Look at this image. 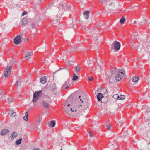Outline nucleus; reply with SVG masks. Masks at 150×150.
Returning <instances> with one entry per match:
<instances>
[{
	"instance_id": "nucleus-1",
	"label": "nucleus",
	"mask_w": 150,
	"mask_h": 150,
	"mask_svg": "<svg viewBox=\"0 0 150 150\" xmlns=\"http://www.w3.org/2000/svg\"><path fill=\"white\" fill-rule=\"evenodd\" d=\"M124 72L123 69L119 70V69L115 68L112 69L108 75L109 82L111 83L113 82L114 76L116 74L115 80L117 81H120L124 75Z\"/></svg>"
},
{
	"instance_id": "nucleus-2",
	"label": "nucleus",
	"mask_w": 150,
	"mask_h": 150,
	"mask_svg": "<svg viewBox=\"0 0 150 150\" xmlns=\"http://www.w3.org/2000/svg\"><path fill=\"white\" fill-rule=\"evenodd\" d=\"M12 66H7L5 69L4 71V76L6 77H8L11 74L12 71Z\"/></svg>"
},
{
	"instance_id": "nucleus-3",
	"label": "nucleus",
	"mask_w": 150,
	"mask_h": 150,
	"mask_svg": "<svg viewBox=\"0 0 150 150\" xmlns=\"http://www.w3.org/2000/svg\"><path fill=\"white\" fill-rule=\"evenodd\" d=\"M41 90L38 91V92H35L33 94L32 101L33 103H35L38 100V98L40 95L42 93Z\"/></svg>"
},
{
	"instance_id": "nucleus-4",
	"label": "nucleus",
	"mask_w": 150,
	"mask_h": 150,
	"mask_svg": "<svg viewBox=\"0 0 150 150\" xmlns=\"http://www.w3.org/2000/svg\"><path fill=\"white\" fill-rule=\"evenodd\" d=\"M33 54V53L32 52L26 51L25 53V57L24 58L25 59L29 60Z\"/></svg>"
},
{
	"instance_id": "nucleus-5",
	"label": "nucleus",
	"mask_w": 150,
	"mask_h": 150,
	"mask_svg": "<svg viewBox=\"0 0 150 150\" xmlns=\"http://www.w3.org/2000/svg\"><path fill=\"white\" fill-rule=\"evenodd\" d=\"M21 41V38L20 35H17L15 38L14 42L16 45L19 44Z\"/></svg>"
},
{
	"instance_id": "nucleus-6",
	"label": "nucleus",
	"mask_w": 150,
	"mask_h": 150,
	"mask_svg": "<svg viewBox=\"0 0 150 150\" xmlns=\"http://www.w3.org/2000/svg\"><path fill=\"white\" fill-rule=\"evenodd\" d=\"M70 84L69 81H66L62 86L61 89H68L69 88Z\"/></svg>"
},
{
	"instance_id": "nucleus-7",
	"label": "nucleus",
	"mask_w": 150,
	"mask_h": 150,
	"mask_svg": "<svg viewBox=\"0 0 150 150\" xmlns=\"http://www.w3.org/2000/svg\"><path fill=\"white\" fill-rule=\"evenodd\" d=\"M38 26V23L36 22L32 21L30 24V29L33 30L36 28Z\"/></svg>"
},
{
	"instance_id": "nucleus-8",
	"label": "nucleus",
	"mask_w": 150,
	"mask_h": 150,
	"mask_svg": "<svg viewBox=\"0 0 150 150\" xmlns=\"http://www.w3.org/2000/svg\"><path fill=\"white\" fill-rule=\"evenodd\" d=\"M114 48L116 50H119L120 47V44L118 42L114 41L113 43Z\"/></svg>"
},
{
	"instance_id": "nucleus-9",
	"label": "nucleus",
	"mask_w": 150,
	"mask_h": 150,
	"mask_svg": "<svg viewBox=\"0 0 150 150\" xmlns=\"http://www.w3.org/2000/svg\"><path fill=\"white\" fill-rule=\"evenodd\" d=\"M73 98L75 99L74 100L75 101H76L77 99L81 98V96L79 95V92H77L74 93L73 94Z\"/></svg>"
},
{
	"instance_id": "nucleus-10",
	"label": "nucleus",
	"mask_w": 150,
	"mask_h": 150,
	"mask_svg": "<svg viewBox=\"0 0 150 150\" xmlns=\"http://www.w3.org/2000/svg\"><path fill=\"white\" fill-rule=\"evenodd\" d=\"M50 103V101H43L42 102V104L43 106L46 108H48L49 107V105Z\"/></svg>"
},
{
	"instance_id": "nucleus-11",
	"label": "nucleus",
	"mask_w": 150,
	"mask_h": 150,
	"mask_svg": "<svg viewBox=\"0 0 150 150\" xmlns=\"http://www.w3.org/2000/svg\"><path fill=\"white\" fill-rule=\"evenodd\" d=\"M64 110L65 112L68 115H70L71 112V109L69 108V107L66 108V107H64Z\"/></svg>"
},
{
	"instance_id": "nucleus-12",
	"label": "nucleus",
	"mask_w": 150,
	"mask_h": 150,
	"mask_svg": "<svg viewBox=\"0 0 150 150\" xmlns=\"http://www.w3.org/2000/svg\"><path fill=\"white\" fill-rule=\"evenodd\" d=\"M104 97L103 95L101 93H98L97 96V98L98 101L101 100L102 98Z\"/></svg>"
},
{
	"instance_id": "nucleus-13",
	"label": "nucleus",
	"mask_w": 150,
	"mask_h": 150,
	"mask_svg": "<svg viewBox=\"0 0 150 150\" xmlns=\"http://www.w3.org/2000/svg\"><path fill=\"white\" fill-rule=\"evenodd\" d=\"M90 12V11L88 10L84 12L83 14L84 18L85 19H87L88 18L89 14Z\"/></svg>"
},
{
	"instance_id": "nucleus-14",
	"label": "nucleus",
	"mask_w": 150,
	"mask_h": 150,
	"mask_svg": "<svg viewBox=\"0 0 150 150\" xmlns=\"http://www.w3.org/2000/svg\"><path fill=\"white\" fill-rule=\"evenodd\" d=\"M8 114L12 117H14L16 115V113L13 110H10L9 111Z\"/></svg>"
},
{
	"instance_id": "nucleus-15",
	"label": "nucleus",
	"mask_w": 150,
	"mask_h": 150,
	"mask_svg": "<svg viewBox=\"0 0 150 150\" xmlns=\"http://www.w3.org/2000/svg\"><path fill=\"white\" fill-rule=\"evenodd\" d=\"M47 79L46 77L44 76L41 78L40 79V81L43 84L45 83L47 81Z\"/></svg>"
},
{
	"instance_id": "nucleus-16",
	"label": "nucleus",
	"mask_w": 150,
	"mask_h": 150,
	"mask_svg": "<svg viewBox=\"0 0 150 150\" xmlns=\"http://www.w3.org/2000/svg\"><path fill=\"white\" fill-rule=\"evenodd\" d=\"M28 23V20L26 18H23L22 21V26H24L26 24Z\"/></svg>"
},
{
	"instance_id": "nucleus-17",
	"label": "nucleus",
	"mask_w": 150,
	"mask_h": 150,
	"mask_svg": "<svg viewBox=\"0 0 150 150\" xmlns=\"http://www.w3.org/2000/svg\"><path fill=\"white\" fill-rule=\"evenodd\" d=\"M17 136V133L16 132H13L10 135V137L13 139Z\"/></svg>"
},
{
	"instance_id": "nucleus-18",
	"label": "nucleus",
	"mask_w": 150,
	"mask_h": 150,
	"mask_svg": "<svg viewBox=\"0 0 150 150\" xmlns=\"http://www.w3.org/2000/svg\"><path fill=\"white\" fill-rule=\"evenodd\" d=\"M9 132V130L6 129H3L1 132V135H5Z\"/></svg>"
},
{
	"instance_id": "nucleus-19",
	"label": "nucleus",
	"mask_w": 150,
	"mask_h": 150,
	"mask_svg": "<svg viewBox=\"0 0 150 150\" xmlns=\"http://www.w3.org/2000/svg\"><path fill=\"white\" fill-rule=\"evenodd\" d=\"M139 77L138 76H134L132 78V81L134 82H137L139 80Z\"/></svg>"
},
{
	"instance_id": "nucleus-20",
	"label": "nucleus",
	"mask_w": 150,
	"mask_h": 150,
	"mask_svg": "<svg viewBox=\"0 0 150 150\" xmlns=\"http://www.w3.org/2000/svg\"><path fill=\"white\" fill-rule=\"evenodd\" d=\"M28 112H26L25 115L23 117V119L26 121H28Z\"/></svg>"
},
{
	"instance_id": "nucleus-21",
	"label": "nucleus",
	"mask_w": 150,
	"mask_h": 150,
	"mask_svg": "<svg viewBox=\"0 0 150 150\" xmlns=\"http://www.w3.org/2000/svg\"><path fill=\"white\" fill-rule=\"evenodd\" d=\"M80 69L81 68L80 66L79 65L76 66L74 68V70L76 72H79L80 71Z\"/></svg>"
},
{
	"instance_id": "nucleus-22",
	"label": "nucleus",
	"mask_w": 150,
	"mask_h": 150,
	"mask_svg": "<svg viewBox=\"0 0 150 150\" xmlns=\"http://www.w3.org/2000/svg\"><path fill=\"white\" fill-rule=\"evenodd\" d=\"M55 122L54 121L52 120L49 123V126H50L53 127L55 126Z\"/></svg>"
},
{
	"instance_id": "nucleus-23",
	"label": "nucleus",
	"mask_w": 150,
	"mask_h": 150,
	"mask_svg": "<svg viewBox=\"0 0 150 150\" xmlns=\"http://www.w3.org/2000/svg\"><path fill=\"white\" fill-rule=\"evenodd\" d=\"M118 4V3L117 1H115V2H111L110 4H109V6H113L114 5H117Z\"/></svg>"
},
{
	"instance_id": "nucleus-24",
	"label": "nucleus",
	"mask_w": 150,
	"mask_h": 150,
	"mask_svg": "<svg viewBox=\"0 0 150 150\" xmlns=\"http://www.w3.org/2000/svg\"><path fill=\"white\" fill-rule=\"evenodd\" d=\"M21 80L19 79L17 81L15 84L16 86H18L21 85Z\"/></svg>"
},
{
	"instance_id": "nucleus-25",
	"label": "nucleus",
	"mask_w": 150,
	"mask_h": 150,
	"mask_svg": "<svg viewBox=\"0 0 150 150\" xmlns=\"http://www.w3.org/2000/svg\"><path fill=\"white\" fill-rule=\"evenodd\" d=\"M73 61L72 60H69V61H68L67 63V65L71 66L73 64Z\"/></svg>"
},
{
	"instance_id": "nucleus-26",
	"label": "nucleus",
	"mask_w": 150,
	"mask_h": 150,
	"mask_svg": "<svg viewBox=\"0 0 150 150\" xmlns=\"http://www.w3.org/2000/svg\"><path fill=\"white\" fill-rule=\"evenodd\" d=\"M22 140V139L21 137L18 140L16 141V144L17 145H19L21 143Z\"/></svg>"
},
{
	"instance_id": "nucleus-27",
	"label": "nucleus",
	"mask_w": 150,
	"mask_h": 150,
	"mask_svg": "<svg viewBox=\"0 0 150 150\" xmlns=\"http://www.w3.org/2000/svg\"><path fill=\"white\" fill-rule=\"evenodd\" d=\"M125 21V18L124 16H122V18L120 20V23L121 24H122Z\"/></svg>"
},
{
	"instance_id": "nucleus-28",
	"label": "nucleus",
	"mask_w": 150,
	"mask_h": 150,
	"mask_svg": "<svg viewBox=\"0 0 150 150\" xmlns=\"http://www.w3.org/2000/svg\"><path fill=\"white\" fill-rule=\"evenodd\" d=\"M78 77L75 74H74L73 75V77L72 80L73 81H75L78 79Z\"/></svg>"
},
{
	"instance_id": "nucleus-29",
	"label": "nucleus",
	"mask_w": 150,
	"mask_h": 150,
	"mask_svg": "<svg viewBox=\"0 0 150 150\" xmlns=\"http://www.w3.org/2000/svg\"><path fill=\"white\" fill-rule=\"evenodd\" d=\"M119 98L118 100H123L125 98V97L123 95H120L119 96Z\"/></svg>"
},
{
	"instance_id": "nucleus-30",
	"label": "nucleus",
	"mask_w": 150,
	"mask_h": 150,
	"mask_svg": "<svg viewBox=\"0 0 150 150\" xmlns=\"http://www.w3.org/2000/svg\"><path fill=\"white\" fill-rule=\"evenodd\" d=\"M112 97L115 99L117 100H118L119 97V96L117 94H116L113 95Z\"/></svg>"
},
{
	"instance_id": "nucleus-31",
	"label": "nucleus",
	"mask_w": 150,
	"mask_h": 150,
	"mask_svg": "<svg viewBox=\"0 0 150 150\" xmlns=\"http://www.w3.org/2000/svg\"><path fill=\"white\" fill-rule=\"evenodd\" d=\"M131 44H132V46L133 48H134V49H135L137 48L138 46L136 44H134L132 42H131Z\"/></svg>"
},
{
	"instance_id": "nucleus-32",
	"label": "nucleus",
	"mask_w": 150,
	"mask_h": 150,
	"mask_svg": "<svg viewBox=\"0 0 150 150\" xmlns=\"http://www.w3.org/2000/svg\"><path fill=\"white\" fill-rule=\"evenodd\" d=\"M8 101V103H11L13 101V99L12 98H8L7 99Z\"/></svg>"
},
{
	"instance_id": "nucleus-33",
	"label": "nucleus",
	"mask_w": 150,
	"mask_h": 150,
	"mask_svg": "<svg viewBox=\"0 0 150 150\" xmlns=\"http://www.w3.org/2000/svg\"><path fill=\"white\" fill-rule=\"evenodd\" d=\"M53 24L56 25H58L59 23V21L58 20H54L53 21Z\"/></svg>"
},
{
	"instance_id": "nucleus-34",
	"label": "nucleus",
	"mask_w": 150,
	"mask_h": 150,
	"mask_svg": "<svg viewBox=\"0 0 150 150\" xmlns=\"http://www.w3.org/2000/svg\"><path fill=\"white\" fill-rule=\"evenodd\" d=\"M148 20L146 19H145L144 21L143 22H141L140 23H139V24L140 25H142L144 24Z\"/></svg>"
},
{
	"instance_id": "nucleus-35",
	"label": "nucleus",
	"mask_w": 150,
	"mask_h": 150,
	"mask_svg": "<svg viewBox=\"0 0 150 150\" xmlns=\"http://www.w3.org/2000/svg\"><path fill=\"white\" fill-rule=\"evenodd\" d=\"M128 134L127 133V131H125L124 132V135L123 136L124 137H125L126 136H127L128 135Z\"/></svg>"
},
{
	"instance_id": "nucleus-36",
	"label": "nucleus",
	"mask_w": 150,
	"mask_h": 150,
	"mask_svg": "<svg viewBox=\"0 0 150 150\" xmlns=\"http://www.w3.org/2000/svg\"><path fill=\"white\" fill-rule=\"evenodd\" d=\"M93 78L92 76L88 77V79L90 81H92L93 80Z\"/></svg>"
},
{
	"instance_id": "nucleus-37",
	"label": "nucleus",
	"mask_w": 150,
	"mask_h": 150,
	"mask_svg": "<svg viewBox=\"0 0 150 150\" xmlns=\"http://www.w3.org/2000/svg\"><path fill=\"white\" fill-rule=\"evenodd\" d=\"M27 14V12L25 11H23L22 13V15L24 16Z\"/></svg>"
},
{
	"instance_id": "nucleus-38",
	"label": "nucleus",
	"mask_w": 150,
	"mask_h": 150,
	"mask_svg": "<svg viewBox=\"0 0 150 150\" xmlns=\"http://www.w3.org/2000/svg\"><path fill=\"white\" fill-rule=\"evenodd\" d=\"M93 134L92 132H91L89 133V136L91 137H93Z\"/></svg>"
},
{
	"instance_id": "nucleus-39",
	"label": "nucleus",
	"mask_w": 150,
	"mask_h": 150,
	"mask_svg": "<svg viewBox=\"0 0 150 150\" xmlns=\"http://www.w3.org/2000/svg\"><path fill=\"white\" fill-rule=\"evenodd\" d=\"M106 126L108 130H109L111 128V127L110 125H107Z\"/></svg>"
},
{
	"instance_id": "nucleus-40",
	"label": "nucleus",
	"mask_w": 150,
	"mask_h": 150,
	"mask_svg": "<svg viewBox=\"0 0 150 150\" xmlns=\"http://www.w3.org/2000/svg\"><path fill=\"white\" fill-rule=\"evenodd\" d=\"M66 5V4L65 3H64V4H62L61 5V6H62V7L63 8H64V6H65Z\"/></svg>"
},
{
	"instance_id": "nucleus-41",
	"label": "nucleus",
	"mask_w": 150,
	"mask_h": 150,
	"mask_svg": "<svg viewBox=\"0 0 150 150\" xmlns=\"http://www.w3.org/2000/svg\"><path fill=\"white\" fill-rule=\"evenodd\" d=\"M65 69V70H68L67 68L66 67H65V68H61L60 69H59V70H58L57 71L59 70H60L62 69Z\"/></svg>"
},
{
	"instance_id": "nucleus-42",
	"label": "nucleus",
	"mask_w": 150,
	"mask_h": 150,
	"mask_svg": "<svg viewBox=\"0 0 150 150\" xmlns=\"http://www.w3.org/2000/svg\"><path fill=\"white\" fill-rule=\"evenodd\" d=\"M71 6L70 5H68L67 6V8L68 9H70L71 8Z\"/></svg>"
},
{
	"instance_id": "nucleus-43",
	"label": "nucleus",
	"mask_w": 150,
	"mask_h": 150,
	"mask_svg": "<svg viewBox=\"0 0 150 150\" xmlns=\"http://www.w3.org/2000/svg\"><path fill=\"white\" fill-rule=\"evenodd\" d=\"M66 103H65V105H64V107H66V108L68 107H69V106H70V104H68L67 105V106H66Z\"/></svg>"
},
{
	"instance_id": "nucleus-44",
	"label": "nucleus",
	"mask_w": 150,
	"mask_h": 150,
	"mask_svg": "<svg viewBox=\"0 0 150 150\" xmlns=\"http://www.w3.org/2000/svg\"><path fill=\"white\" fill-rule=\"evenodd\" d=\"M1 23H0V26H1V27L2 28H4V25H1Z\"/></svg>"
},
{
	"instance_id": "nucleus-45",
	"label": "nucleus",
	"mask_w": 150,
	"mask_h": 150,
	"mask_svg": "<svg viewBox=\"0 0 150 150\" xmlns=\"http://www.w3.org/2000/svg\"><path fill=\"white\" fill-rule=\"evenodd\" d=\"M57 88L55 86L54 88H53V90H54V91H55V90H57Z\"/></svg>"
},
{
	"instance_id": "nucleus-46",
	"label": "nucleus",
	"mask_w": 150,
	"mask_h": 150,
	"mask_svg": "<svg viewBox=\"0 0 150 150\" xmlns=\"http://www.w3.org/2000/svg\"><path fill=\"white\" fill-rule=\"evenodd\" d=\"M70 52L69 51H68V52L67 51L66 52L65 51V54H67V53H68V54H69Z\"/></svg>"
},
{
	"instance_id": "nucleus-47",
	"label": "nucleus",
	"mask_w": 150,
	"mask_h": 150,
	"mask_svg": "<svg viewBox=\"0 0 150 150\" xmlns=\"http://www.w3.org/2000/svg\"><path fill=\"white\" fill-rule=\"evenodd\" d=\"M39 149L38 148H35L33 149L34 150H39Z\"/></svg>"
},
{
	"instance_id": "nucleus-48",
	"label": "nucleus",
	"mask_w": 150,
	"mask_h": 150,
	"mask_svg": "<svg viewBox=\"0 0 150 150\" xmlns=\"http://www.w3.org/2000/svg\"><path fill=\"white\" fill-rule=\"evenodd\" d=\"M137 6H135L134 7H133L134 9H135L137 8Z\"/></svg>"
},
{
	"instance_id": "nucleus-49",
	"label": "nucleus",
	"mask_w": 150,
	"mask_h": 150,
	"mask_svg": "<svg viewBox=\"0 0 150 150\" xmlns=\"http://www.w3.org/2000/svg\"><path fill=\"white\" fill-rule=\"evenodd\" d=\"M136 23H137L136 21H134V23H133V24H136Z\"/></svg>"
},
{
	"instance_id": "nucleus-50",
	"label": "nucleus",
	"mask_w": 150,
	"mask_h": 150,
	"mask_svg": "<svg viewBox=\"0 0 150 150\" xmlns=\"http://www.w3.org/2000/svg\"><path fill=\"white\" fill-rule=\"evenodd\" d=\"M71 112H74V110H72V108H71Z\"/></svg>"
},
{
	"instance_id": "nucleus-51",
	"label": "nucleus",
	"mask_w": 150,
	"mask_h": 150,
	"mask_svg": "<svg viewBox=\"0 0 150 150\" xmlns=\"http://www.w3.org/2000/svg\"><path fill=\"white\" fill-rule=\"evenodd\" d=\"M40 122V120H38V122Z\"/></svg>"
},
{
	"instance_id": "nucleus-52",
	"label": "nucleus",
	"mask_w": 150,
	"mask_h": 150,
	"mask_svg": "<svg viewBox=\"0 0 150 150\" xmlns=\"http://www.w3.org/2000/svg\"><path fill=\"white\" fill-rule=\"evenodd\" d=\"M11 63H12L13 64V62L12 61L11 62Z\"/></svg>"
},
{
	"instance_id": "nucleus-53",
	"label": "nucleus",
	"mask_w": 150,
	"mask_h": 150,
	"mask_svg": "<svg viewBox=\"0 0 150 150\" xmlns=\"http://www.w3.org/2000/svg\"><path fill=\"white\" fill-rule=\"evenodd\" d=\"M76 110H75V112H76Z\"/></svg>"
},
{
	"instance_id": "nucleus-54",
	"label": "nucleus",
	"mask_w": 150,
	"mask_h": 150,
	"mask_svg": "<svg viewBox=\"0 0 150 150\" xmlns=\"http://www.w3.org/2000/svg\"><path fill=\"white\" fill-rule=\"evenodd\" d=\"M82 100V99H80V101H81Z\"/></svg>"
},
{
	"instance_id": "nucleus-55",
	"label": "nucleus",
	"mask_w": 150,
	"mask_h": 150,
	"mask_svg": "<svg viewBox=\"0 0 150 150\" xmlns=\"http://www.w3.org/2000/svg\"><path fill=\"white\" fill-rule=\"evenodd\" d=\"M100 3H102V1H100Z\"/></svg>"
},
{
	"instance_id": "nucleus-56",
	"label": "nucleus",
	"mask_w": 150,
	"mask_h": 150,
	"mask_svg": "<svg viewBox=\"0 0 150 150\" xmlns=\"http://www.w3.org/2000/svg\"><path fill=\"white\" fill-rule=\"evenodd\" d=\"M97 63L98 64V62H97ZM98 65H99V64H98Z\"/></svg>"
},
{
	"instance_id": "nucleus-57",
	"label": "nucleus",
	"mask_w": 150,
	"mask_h": 150,
	"mask_svg": "<svg viewBox=\"0 0 150 150\" xmlns=\"http://www.w3.org/2000/svg\"><path fill=\"white\" fill-rule=\"evenodd\" d=\"M83 101H82V103H83Z\"/></svg>"
},
{
	"instance_id": "nucleus-58",
	"label": "nucleus",
	"mask_w": 150,
	"mask_h": 150,
	"mask_svg": "<svg viewBox=\"0 0 150 150\" xmlns=\"http://www.w3.org/2000/svg\"><path fill=\"white\" fill-rule=\"evenodd\" d=\"M32 36H34V35H32Z\"/></svg>"
},
{
	"instance_id": "nucleus-59",
	"label": "nucleus",
	"mask_w": 150,
	"mask_h": 150,
	"mask_svg": "<svg viewBox=\"0 0 150 150\" xmlns=\"http://www.w3.org/2000/svg\"><path fill=\"white\" fill-rule=\"evenodd\" d=\"M27 40L28 41V39H27Z\"/></svg>"
},
{
	"instance_id": "nucleus-60",
	"label": "nucleus",
	"mask_w": 150,
	"mask_h": 150,
	"mask_svg": "<svg viewBox=\"0 0 150 150\" xmlns=\"http://www.w3.org/2000/svg\"><path fill=\"white\" fill-rule=\"evenodd\" d=\"M72 27L74 28V27L72 26Z\"/></svg>"
},
{
	"instance_id": "nucleus-61",
	"label": "nucleus",
	"mask_w": 150,
	"mask_h": 150,
	"mask_svg": "<svg viewBox=\"0 0 150 150\" xmlns=\"http://www.w3.org/2000/svg\"><path fill=\"white\" fill-rule=\"evenodd\" d=\"M72 27L74 28V27L72 26Z\"/></svg>"
},
{
	"instance_id": "nucleus-62",
	"label": "nucleus",
	"mask_w": 150,
	"mask_h": 150,
	"mask_svg": "<svg viewBox=\"0 0 150 150\" xmlns=\"http://www.w3.org/2000/svg\"><path fill=\"white\" fill-rule=\"evenodd\" d=\"M60 150H62V149H61Z\"/></svg>"
},
{
	"instance_id": "nucleus-63",
	"label": "nucleus",
	"mask_w": 150,
	"mask_h": 150,
	"mask_svg": "<svg viewBox=\"0 0 150 150\" xmlns=\"http://www.w3.org/2000/svg\"><path fill=\"white\" fill-rule=\"evenodd\" d=\"M149 143H150V142H149Z\"/></svg>"
}]
</instances>
